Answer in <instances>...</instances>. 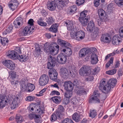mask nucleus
I'll list each match as a JSON object with an SVG mask.
<instances>
[{"mask_svg": "<svg viewBox=\"0 0 123 123\" xmlns=\"http://www.w3.org/2000/svg\"><path fill=\"white\" fill-rule=\"evenodd\" d=\"M69 46H68L67 47H65L64 48H66V49L67 53H68L69 55H71L72 54V51L71 49L69 48Z\"/></svg>", "mask_w": 123, "mask_h": 123, "instance_id": "nucleus-57", "label": "nucleus"}, {"mask_svg": "<svg viewBox=\"0 0 123 123\" xmlns=\"http://www.w3.org/2000/svg\"><path fill=\"white\" fill-rule=\"evenodd\" d=\"M10 75L11 76V78L13 80L16 77V72L11 71L10 73Z\"/></svg>", "mask_w": 123, "mask_h": 123, "instance_id": "nucleus-58", "label": "nucleus"}, {"mask_svg": "<svg viewBox=\"0 0 123 123\" xmlns=\"http://www.w3.org/2000/svg\"><path fill=\"white\" fill-rule=\"evenodd\" d=\"M77 92L78 94H80L82 93H86V91L83 89H80L79 90L77 91Z\"/></svg>", "mask_w": 123, "mask_h": 123, "instance_id": "nucleus-62", "label": "nucleus"}, {"mask_svg": "<svg viewBox=\"0 0 123 123\" xmlns=\"http://www.w3.org/2000/svg\"><path fill=\"white\" fill-rule=\"evenodd\" d=\"M18 5V3L17 0H11L9 2L8 6L10 9L14 11Z\"/></svg>", "mask_w": 123, "mask_h": 123, "instance_id": "nucleus-15", "label": "nucleus"}, {"mask_svg": "<svg viewBox=\"0 0 123 123\" xmlns=\"http://www.w3.org/2000/svg\"><path fill=\"white\" fill-rule=\"evenodd\" d=\"M77 10L76 6L73 5L69 7V13L71 14H74L76 12Z\"/></svg>", "mask_w": 123, "mask_h": 123, "instance_id": "nucleus-39", "label": "nucleus"}, {"mask_svg": "<svg viewBox=\"0 0 123 123\" xmlns=\"http://www.w3.org/2000/svg\"><path fill=\"white\" fill-rule=\"evenodd\" d=\"M90 18V16L89 15H87L86 18H79V20L82 25L85 26L86 25Z\"/></svg>", "mask_w": 123, "mask_h": 123, "instance_id": "nucleus-24", "label": "nucleus"}, {"mask_svg": "<svg viewBox=\"0 0 123 123\" xmlns=\"http://www.w3.org/2000/svg\"><path fill=\"white\" fill-rule=\"evenodd\" d=\"M94 29V34H95L97 36L98 34L99 33V28L97 27H95Z\"/></svg>", "mask_w": 123, "mask_h": 123, "instance_id": "nucleus-59", "label": "nucleus"}, {"mask_svg": "<svg viewBox=\"0 0 123 123\" xmlns=\"http://www.w3.org/2000/svg\"><path fill=\"white\" fill-rule=\"evenodd\" d=\"M31 27L30 25H27L26 26L22 32V34L24 36H27L31 34L33 31H31Z\"/></svg>", "mask_w": 123, "mask_h": 123, "instance_id": "nucleus-19", "label": "nucleus"}, {"mask_svg": "<svg viewBox=\"0 0 123 123\" xmlns=\"http://www.w3.org/2000/svg\"><path fill=\"white\" fill-rule=\"evenodd\" d=\"M117 70L115 69H113L107 71L106 72V73L107 74L112 75L115 74Z\"/></svg>", "mask_w": 123, "mask_h": 123, "instance_id": "nucleus-45", "label": "nucleus"}, {"mask_svg": "<svg viewBox=\"0 0 123 123\" xmlns=\"http://www.w3.org/2000/svg\"><path fill=\"white\" fill-rule=\"evenodd\" d=\"M15 50L17 53V55L21 54V51L20 47H16Z\"/></svg>", "mask_w": 123, "mask_h": 123, "instance_id": "nucleus-63", "label": "nucleus"}, {"mask_svg": "<svg viewBox=\"0 0 123 123\" xmlns=\"http://www.w3.org/2000/svg\"><path fill=\"white\" fill-rule=\"evenodd\" d=\"M110 37L109 34L107 33H105L102 35L100 40L101 42L104 43H107L110 42V40L109 38Z\"/></svg>", "mask_w": 123, "mask_h": 123, "instance_id": "nucleus-20", "label": "nucleus"}, {"mask_svg": "<svg viewBox=\"0 0 123 123\" xmlns=\"http://www.w3.org/2000/svg\"><path fill=\"white\" fill-rule=\"evenodd\" d=\"M65 24L67 27L68 30L71 31L70 36L73 39L79 41L84 38L85 36V32L81 31L78 32L76 31L72 21L68 20L65 22Z\"/></svg>", "mask_w": 123, "mask_h": 123, "instance_id": "nucleus-1", "label": "nucleus"}, {"mask_svg": "<svg viewBox=\"0 0 123 123\" xmlns=\"http://www.w3.org/2000/svg\"><path fill=\"white\" fill-rule=\"evenodd\" d=\"M48 43L44 45V48L43 50L46 53H48L55 55L56 54L57 50H56L54 47L52 46L50 44H47Z\"/></svg>", "mask_w": 123, "mask_h": 123, "instance_id": "nucleus-4", "label": "nucleus"}, {"mask_svg": "<svg viewBox=\"0 0 123 123\" xmlns=\"http://www.w3.org/2000/svg\"><path fill=\"white\" fill-rule=\"evenodd\" d=\"M50 69L49 70L48 72V75H50L52 74L56 73H57V72L53 68H49Z\"/></svg>", "mask_w": 123, "mask_h": 123, "instance_id": "nucleus-48", "label": "nucleus"}, {"mask_svg": "<svg viewBox=\"0 0 123 123\" xmlns=\"http://www.w3.org/2000/svg\"><path fill=\"white\" fill-rule=\"evenodd\" d=\"M67 56L62 53L59 54L57 57V61L60 63L62 64L65 63L67 62Z\"/></svg>", "mask_w": 123, "mask_h": 123, "instance_id": "nucleus-13", "label": "nucleus"}, {"mask_svg": "<svg viewBox=\"0 0 123 123\" xmlns=\"http://www.w3.org/2000/svg\"><path fill=\"white\" fill-rule=\"evenodd\" d=\"M61 76L64 79H67L68 77L69 74H71V72L68 71L67 69L65 67L62 68L60 70Z\"/></svg>", "mask_w": 123, "mask_h": 123, "instance_id": "nucleus-10", "label": "nucleus"}, {"mask_svg": "<svg viewBox=\"0 0 123 123\" xmlns=\"http://www.w3.org/2000/svg\"><path fill=\"white\" fill-rule=\"evenodd\" d=\"M100 70L99 67H96L91 70L90 74H91L95 75Z\"/></svg>", "mask_w": 123, "mask_h": 123, "instance_id": "nucleus-36", "label": "nucleus"}, {"mask_svg": "<svg viewBox=\"0 0 123 123\" xmlns=\"http://www.w3.org/2000/svg\"><path fill=\"white\" fill-rule=\"evenodd\" d=\"M35 86L33 84L28 83L27 84V91L28 92H31L33 91L35 89Z\"/></svg>", "mask_w": 123, "mask_h": 123, "instance_id": "nucleus-35", "label": "nucleus"}, {"mask_svg": "<svg viewBox=\"0 0 123 123\" xmlns=\"http://www.w3.org/2000/svg\"><path fill=\"white\" fill-rule=\"evenodd\" d=\"M78 100L76 98L74 97L71 98L70 102L71 104L73 105L74 107H76L78 105Z\"/></svg>", "mask_w": 123, "mask_h": 123, "instance_id": "nucleus-33", "label": "nucleus"}, {"mask_svg": "<svg viewBox=\"0 0 123 123\" xmlns=\"http://www.w3.org/2000/svg\"><path fill=\"white\" fill-rule=\"evenodd\" d=\"M18 97L19 96H15L13 101L9 99V98H8V101L10 102H8L9 105H11L12 109H14L18 106L20 103V99Z\"/></svg>", "mask_w": 123, "mask_h": 123, "instance_id": "nucleus-5", "label": "nucleus"}, {"mask_svg": "<svg viewBox=\"0 0 123 123\" xmlns=\"http://www.w3.org/2000/svg\"><path fill=\"white\" fill-rule=\"evenodd\" d=\"M117 82L116 79H111L109 80L107 84L105 83V81H103L100 82L99 88L105 94L107 93L110 91L111 89L113 88Z\"/></svg>", "mask_w": 123, "mask_h": 123, "instance_id": "nucleus-2", "label": "nucleus"}, {"mask_svg": "<svg viewBox=\"0 0 123 123\" xmlns=\"http://www.w3.org/2000/svg\"><path fill=\"white\" fill-rule=\"evenodd\" d=\"M23 24L22 19L20 17L17 18L13 22L14 26L16 28H20L22 26Z\"/></svg>", "mask_w": 123, "mask_h": 123, "instance_id": "nucleus-17", "label": "nucleus"}, {"mask_svg": "<svg viewBox=\"0 0 123 123\" xmlns=\"http://www.w3.org/2000/svg\"><path fill=\"white\" fill-rule=\"evenodd\" d=\"M85 0H76V4L78 6L83 5L85 2Z\"/></svg>", "mask_w": 123, "mask_h": 123, "instance_id": "nucleus-52", "label": "nucleus"}, {"mask_svg": "<svg viewBox=\"0 0 123 123\" xmlns=\"http://www.w3.org/2000/svg\"><path fill=\"white\" fill-rule=\"evenodd\" d=\"M100 94L98 92L94 91L93 94L91 95L89 100V103H91L92 101L95 103H99L100 102V100L99 99Z\"/></svg>", "mask_w": 123, "mask_h": 123, "instance_id": "nucleus-6", "label": "nucleus"}, {"mask_svg": "<svg viewBox=\"0 0 123 123\" xmlns=\"http://www.w3.org/2000/svg\"><path fill=\"white\" fill-rule=\"evenodd\" d=\"M15 119L17 123H21L23 121V117L19 114L16 115Z\"/></svg>", "mask_w": 123, "mask_h": 123, "instance_id": "nucleus-37", "label": "nucleus"}, {"mask_svg": "<svg viewBox=\"0 0 123 123\" xmlns=\"http://www.w3.org/2000/svg\"><path fill=\"white\" fill-rule=\"evenodd\" d=\"M0 40L1 44L2 45L5 46L8 44L9 41L8 39L6 38L1 37Z\"/></svg>", "mask_w": 123, "mask_h": 123, "instance_id": "nucleus-38", "label": "nucleus"}, {"mask_svg": "<svg viewBox=\"0 0 123 123\" xmlns=\"http://www.w3.org/2000/svg\"><path fill=\"white\" fill-rule=\"evenodd\" d=\"M47 6L48 8L51 11L55 10L56 8L54 2L53 1H49L47 4Z\"/></svg>", "mask_w": 123, "mask_h": 123, "instance_id": "nucleus-26", "label": "nucleus"}, {"mask_svg": "<svg viewBox=\"0 0 123 123\" xmlns=\"http://www.w3.org/2000/svg\"><path fill=\"white\" fill-rule=\"evenodd\" d=\"M49 81L48 76L46 74L41 75L39 79V83L40 85L44 86L46 85Z\"/></svg>", "mask_w": 123, "mask_h": 123, "instance_id": "nucleus-7", "label": "nucleus"}, {"mask_svg": "<svg viewBox=\"0 0 123 123\" xmlns=\"http://www.w3.org/2000/svg\"><path fill=\"white\" fill-rule=\"evenodd\" d=\"M73 95L72 91H67L64 94V96L67 98H71Z\"/></svg>", "mask_w": 123, "mask_h": 123, "instance_id": "nucleus-44", "label": "nucleus"}, {"mask_svg": "<svg viewBox=\"0 0 123 123\" xmlns=\"http://www.w3.org/2000/svg\"><path fill=\"white\" fill-rule=\"evenodd\" d=\"M88 12L87 10H84L80 13V17L79 18H86L87 15H88Z\"/></svg>", "mask_w": 123, "mask_h": 123, "instance_id": "nucleus-43", "label": "nucleus"}, {"mask_svg": "<svg viewBox=\"0 0 123 123\" xmlns=\"http://www.w3.org/2000/svg\"><path fill=\"white\" fill-rule=\"evenodd\" d=\"M28 56H27L25 55H18L17 59H18L21 62H25L27 61L28 59Z\"/></svg>", "mask_w": 123, "mask_h": 123, "instance_id": "nucleus-29", "label": "nucleus"}, {"mask_svg": "<svg viewBox=\"0 0 123 123\" xmlns=\"http://www.w3.org/2000/svg\"><path fill=\"white\" fill-rule=\"evenodd\" d=\"M92 52L90 49L86 48H84L80 50L79 54L80 57H82L85 56L87 54L89 55Z\"/></svg>", "mask_w": 123, "mask_h": 123, "instance_id": "nucleus-16", "label": "nucleus"}, {"mask_svg": "<svg viewBox=\"0 0 123 123\" xmlns=\"http://www.w3.org/2000/svg\"><path fill=\"white\" fill-rule=\"evenodd\" d=\"M64 108L61 105L59 106L55 111L56 114L53 113L51 116L50 120L52 122H54L57 119H60L62 117V113L63 112Z\"/></svg>", "mask_w": 123, "mask_h": 123, "instance_id": "nucleus-3", "label": "nucleus"}, {"mask_svg": "<svg viewBox=\"0 0 123 123\" xmlns=\"http://www.w3.org/2000/svg\"><path fill=\"white\" fill-rule=\"evenodd\" d=\"M48 62L47 63V68H53L55 66L56 62V59L55 57L49 55L48 58Z\"/></svg>", "mask_w": 123, "mask_h": 123, "instance_id": "nucleus-9", "label": "nucleus"}, {"mask_svg": "<svg viewBox=\"0 0 123 123\" xmlns=\"http://www.w3.org/2000/svg\"><path fill=\"white\" fill-rule=\"evenodd\" d=\"M113 57H111L109 61L105 65V67L107 68H108L111 64H112L113 63Z\"/></svg>", "mask_w": 123, "mask_h": 123, "instance_id": "nucleus-47", "label": "nucleus"}, {"mask_svg": "<svg viewBox=\"0 0 123 123\" xmlns=\"http://www.w3.org/2000/svg\"><path fill=\"white\" fill-rule=\"evenodd\" d=\"M41 117L39 115H37L35 114L34 119L35 122L37 123H39L40 122L39 118Z\"/></svg>", "mask_w": 123, "mask_h": 123, "instance_id": "nucleus-49", "label": "nucleus"}, {"mask_svg": "<svg viewBox=\"0 0 123 123\" xmlns=\"http://www.w3.org/2000/svg\"><path fill=\"white\" fill-rule=\"evenodd\" d=\"M17 53L14 50L9 51L8 54L7 55L11 59H17L18 56Z\"/></svg>", "mask_w": 123, "mask_h": 123, "instance_id": "nucleus-21", "label": "nucleus"}, {"mask_svg": "<svg viewBox=\"0 0 123 123\" xmlns=\"http://www.w3.org/2000/svg\"><path fill=\"white\" fill-rule=\"evenodd\" d=\"M3 63L7 68L11 70H13L15 67V64L12 61L6 60L4 61Z\"/></svg>", "mask_w": 123, "mask_h": 123, "instance_id": "nucleus-12", "label": "nucleus"}, {"mask_svg": "<svg viewBox=\"0 0 123 123\" xmlns=\"http://www.w3.org/2000/svg\"><path fill=\"white\" fill-rule=\"evenodd\" d=\"M57 8L60 10L62 9L66 4L68 3V0H54Z\"/></svg>", "mask_w": 123, "mask_h": 123, "instance_id": "nucleus-8", "label": "nucleus"}, {"mask_svg": "<svg viewBox=\"0 0 123 123\" xmlns=\"http://www.w3.org/2000/svg\"><path fill=\"white\" fill-rule=\"evenodd\" d=\"M58 75V73H56L49 75L51 80L54 81H57Z\"/></svg>", "mask_w": 123, "mask_h": 123, "instance_id": "nucleus-41", "label": "nucleus"}, {"mask_svg": "<svg viewBox=\"0 0 123 123\" xmlns=\"http://www.w3.org/2000/svg\"><path fill=\"white\" fill-rule=\"evenodd\" d=\"M55 94L59 95L60 94V93L58 91L54 90L52 91L50 94L51 95H53Z\"/></svg>", "mask_w": 123, "mask_h": 123, "instance_id": "nucleus-60", "label": "nucleus"}, {"mask_svg": "<svg viewBox=\"0 0 123 123\" xmlns=\"http://www.w3.org/2000/svg\"><path fill=\"white\" fill-rule=\"evenodd\" d=\"M18 82V81L17 80H14L12 79V80L11 81V84L14 86H16V84H17Z\"/></svg>", "mask_w": 123, "mask_h": 123, "instance_id": "nucleus-61", "label": "nucleus"}, {"mask_svg": "<svg viewBox=\"0 0 123 123\" xmlns=\"http://www.w3.org/2000/svg\"><path fill=\"white\" fill-rule=\"evenodd\" d=\"M91 62L92 64H95L98 62V56L94 53H92L91 55Z\"/></svg>", "mask_w": 123, "mask_h": 123, "instance_id": "nucleus-27", "label": "nucleus"}, {"mask_svg": "<svg viewBox=\"0 0 123 123\" xmlns=\"http://www.w3.org/2000/svg\"><path fill=\"white\" fill-rule=\"evenodd\" d=\"M62 123H74V122L71 119L66 118L63 121Z\"/></svg>", "mask_w": 123, "mask_h": 123, "instance_id": "nucleus-55", "label": "nucleus"}, {"mask_svg": "<svg viewBox=\"0 0 123 123\" xmlns=\"http://www.w3.org/2000/svg\"><path fill=\"white\" fill-rule=\"evenodd\" d=\"M46 22L48 24L51 25L54 22L55 20L52 17L50 16L47 18Z\"/></svg>", "mask_w": 123, "mask_h": 123, "instance_id": "nucleus-40", "label": "nucleus"}, {"mask_svg": "<svg viewBox=\"0 0 123 123\" xmlns=\"http://www.w3.org/2000/svg\"><path fill=\"white\" fill-rule=\"evenodd\" d=\"M95 24L92 21H90L89 22L87 28V30L88 31L91 32L95 27Z\"/></svg>", "mask_w": 123, "mask_h": 123, "instance_id": "nucleus-28", "label": "nucleus"}, {"mask_svg": "<svg viewBox=\"0 0 123 123\" xmlns=\"http://www.w3.org/2000/svg\"><path fill=\"white\" fill-rule=\"evenodd\" d=\"M27 80L26 78H23L21 80L20 83V89L22 92L27 90Z\"/></svg>", "mask_w": 123, "mask_h": 123, "instance_id": "nucleus-11", "label": "nucleus"}, {"mask_svg": "<svg viewBox=\"0 0 123 123\" xmlns=\"http://www.w3.org/2000/svg\"><path fill=\"white\" fill-rule=\"evenodd\" d=\"M58 26L56 24L52 25L49 28V31L54 33H56L58 31Z\"/></svg>", "mask_w": 123, "mask_h": 123, "instance_id": "nucleus-30", "label": "nucleus"}, {"mask_svg": "<svg viewBox=\"0 0 123 123\" xmlns=\"http://www.w3.org/2000/svg\"><path fill=\"white\" fill-rule=\"evenodd\" d=\"M79 81L78 80L76 79H74L73 82V85H74V86H77L79 85Z\"/></svg>", "mask_w": 123, "mask_h": 123, "instance_id": "nucleus-64", "label": "nucleus"}, {"mask_svg": "<svg viewBox=\"0 0 123 123\" xmlns=\"http://www.w3.org/2000/svg\"><path fill=\"white\" fill-rule=\"evenodd\" d=\"M115 2L119 6L123 5V0H115Z\"/></svg>", "mask_w": 123, "mask_h": 123, "instance_id": "nucleus-53", "label": "nucleus"}, {"mask_svg": "<svg viewBox=\"0 0 123 123\" xmlns=\"http://www.w3.org/2000/svg\"><path fill=\"white\" fill-rule=\"evenodd\" d=\"M35 98L34 96H29L27 97L25 99L26 101H33Z\"/></svg>", "mask_w": 123, "mask_h": 123, "instance_id": "nucleus-50", "label": "nucleus"}, {"mask_svg": "<svg viewBox=\"0 0 123 123\" xmlns=\"http://www.w3.org/2000/svg\"><path fill=\"white\" fill-rule=\"evenodd\" d=\"M8 98L6 96H2L0 98L1 101H0V109H2L5 107V105H8V102H10L8 101Z\"/></svg>", "mask_w": 123, "mask_h": 123, "instance_id": "nucleus-14", "label": "nucleus"}, {"mask_svg": "<svg viewBox=\"0 0 123 123\" xmlns=\"http://www.w3.org/2000/svg\"><path fill=\"white\" fill-rule=\"evenodd\" d=\"M89 117L92 118H94L97 115L96 111L94 109H91L90 111Z\"/></svg>", "mask_w": 123, "mask_h": 123, "instance_id": "nucleus-42", "label": "nucleus"}, {"mask_svg": "<svg viewBox=\"0 0 123 123\" xmlns=\"http://www.w3.org/2000/svg\"><path fill=\"white\" fill-rule=\"evenodd\" d=\"M80 115L77 113H74L73 115V119L76 122H78L80 120Z\"/></svg>", "mask_w": 123, "mask_h": 123, "instance_id": "nucleus-31", "label": "nucleus"}, {"mask_svg": "<svg viewBox=\"0 0 123 123\" xmlns=\"http://www.w3.org/2000/svg\"><path fill=\"white\" fill-rule=\"evenodd\" d=\"M51 98L54 102L56 104H59L61 101V97L59 96L54 97Z\"/></svg>", "mask_w": 123, "mask_h": 123, "instance_id": "nucleus-32", "label": "nucleus"}, {"mask_svg": "<svg viewBox=\"0 0 123 123\" xmlns=\"http://www.w3.org/2000/svg\"><path fill=\"white\" fill-rule=\"evenodd\" d=\"M37 23L39 25L43 26H45L47 25V23L43 22L41 19H39L37 21Z\"/></svg>", "mask_w": 123, "mask_h": 123, "instance_id": "nucleus-46", "label": "nucleus"}, {"mask_svg": "<svg viewBox=\"0 0 123 123\" xmlns=\"http://www.w3.org/2000/svg\"><path fill=\"white\" fill-rule=\"evenodd\" d=\"M13 26H11L9 27L6 30V31H4V34L6 35L8 33H9L12 31V29Z\"/></svg>", "mask_w": 123, "mask_h": 123, "instance_id": "nucleus-51", "label": "nucleus"}, {"mask_svg": "<svg viewBox=\"0 0 123 123\" xmlns=\"http://www.w3.org/2000/svg\"><path fill=\"white\" fill-rule=\"evenodd\" d=\"M57 41L58 43L60 45L62 48H64L70 45L69 43L60 39H58Z\"/></svg>", "mask_w": 123, "mask_h": 123, "instance_id": "nucleus-22", "label": "nucleus"}, {"mask_svg": "<svg viewBox=\"0 0 123 123\" xmlns=\"http://www.w3.org/2000/svg\"><path fill=\"white\" fill-rule=\"evenodd\" d=\"M119 34L120 37L123 38V26L121 27L119 30Z\"/></svg>", "mask_w": 123, "mask_h": 123, "instance_id": "nucleus-54", "label": "nucleus"}, {"mask_svg": "<svg viewBox=\"0 0 123 123\" xmlns=\"http://www.w3.org/2000/svg\"><path fill=\"white\" fill-rule=\"evenodd\" d=\"M64 86L65 89L67 91H72L73 90V83L70 81L65 82Z\"/></svg>", "mask_w": 123, "mask_h": 123, "instance_id": "nucleus-18", "label": "nucleus"}, {"mask_svg": "<svg viewBox=\"0 0 123 123\" xmlns=\"http://www.w3.org/2000/svg\"><path fill=\"white\" fill-rule=\"evenodd\" d=\"M36 53L37 54V56H38L41 54V52L42 51L40 47H36Z\"/></svg>", "mask_w": 123, "mask_h": 123, "instance_id": "nucleus-56", "label": "nucleus"}, {"mask_svg": "<svg viewBox=\"0 0 123 123\" xmlns=\"http://www.w3.org/2000/svg\"><path fill=\"white\" fill-rule=\"evenodd\" d=\"M120 38L118 35H116L112 38V44L115 45L119 44L121 41L120 40Z\"/></svg>", "mask_w": 123, "mask_h": 123, "instance_id": "nucleus-23", "label": "nucleus"}, {"mask_svg": "<svg viewBox=\"0 0 123 123\" xmlns=\"http://www.w3.org/2000/svg\"><path fill=\"white\" fill-rule=\"evenodd\" d=\"M79 74L81 76H88L90 75L86 68L84 67H82L80 70Z\"/></svg>", "mask_w": 123, "mask_h": 123, "instance_id": "nucleus-25", "label": "nucleus"}, {"mask_svg": "<svg viewBox=\"0 0 123 123\" xmlns=\"http://www.w3.org/2000/svg\"><path fill=\"white\" fill-rule=\"evenodd\" d=\"M98 13L100 18L101 20L104 19V15L105 13V11L102 9L98 10Z\"/></svg>", "mask_w": 123, "mask_h": 123, "instance_id": "nucleus-34", "label": "nucleus"}]
</instances>
